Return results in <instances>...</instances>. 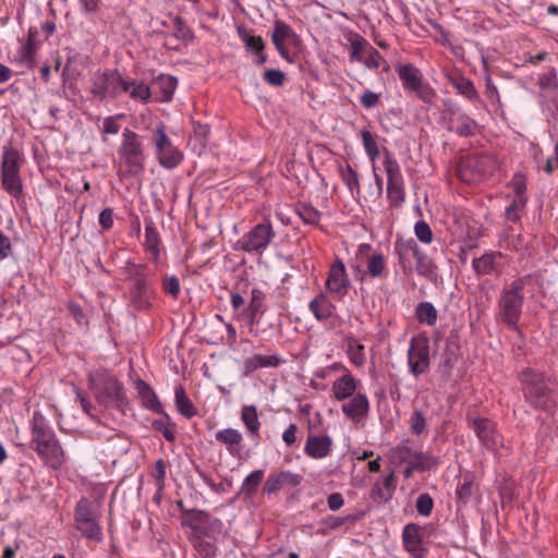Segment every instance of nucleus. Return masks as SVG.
<instances>
[{
	"mask_svg": "<svg viewBox=\"0 0 558 558\" xmlns=\"http://www.w3.org/2000/svg\"><path fill=\"white\" fill-rule=\"evenodd\" d=\"M118 154V174L122 179L136 178L144 171L146 156L137 133L130 129L123 130Z\"/></svg>",
	"mask_w": 558,
	"mask_h": 558,
	"instance_id": "nucleus-3",
	"label": "nucleus"
},
{
	"mask_svg": "<svg viewBox=\"0 0 558 558\" xmlns=\"http://www.w3.org/2000/svg\"><path fill=\"white\" fill-rule=\"evenodd\" d=\"M355 380L351 375H343L333 383L332 391L338 400L349 398L355 391Z\"/></svg>",
	"mask_w": 558,
	"mask_h": 558,
	"instance_id": "nucleus-39",
	"label": "nucleus"
},
{
	"mask_svg": "<svg viewBox=\"0 0 558 558\" xmlns=\"http://www.w3.org/2000/svg\"><path fill=\"white\" fill-rule=\"evenodd\" d=\"M408 363L415 376L426 372L429 366V341L426 337L416 336L411 339Z\"/></svg>",
	"mask_w": 558,
	"mask_h": 558,
	"instance_id": "nucleus-13",
	"label": "nucleus"
},
{
	"mask_svg": "<svg viewBox=\"0 0 558 558\" xmlns=\"http://www.w3.org/2000/svg\"><path fill=\"white\" fill-rule=\"evenodd\" d=\"M477 126L475 120L461 112L460 116L456 118V122L449 126V132H453L461 137H469L475 134Z\"/></svg>",
	"mask_w": 558,
	"mask_h": 558,
	"instance_id": "nucleus-35",
	"label": "nucleus"
},
{
	"mask_svg": "<svg viewBox=\"0 0 558 558\" xmlns=\"http://www.w3.org/2000/svg\"><path fill=\"white\" fill-rule=\"evenodd\" d=\"M369 244H361L357 250V257L366 263V269L359 270V277L362 281H367L369 278L380 277L384 272V257L377 253H371Z\"/></svg>",
	"mask_w": 558,
	"mask_h": 558,
	"instance_id": "nucleus-14",
	"label": "nucleus"
},
{
	"mask_svg": "<svg viewBox=\"0 0 558 558\" xmlns=\"http://www.w3.org/2000/svg\"><path fill=\"white\" fill-rule=\"evenodd\" d=\"M469 426L473 429L481 445L487 450L497 451L502 446V436L497 424L487 417H469Z\"/></svg>",
	"mask_w": 558,
	"mask_h": 558,
	"instance_id": "nucleus-11",
	"label": "nucleus"
},
{
	"mask_svg": "<svg viewBox=\"0 0 558 558\" xmlns=\"http://www.w3.org/2000/svg\"><path fill=\"white\" fill-rule=\"evenodd\" d=\"M2 189L13 198L19 199L23 194V184L20 173L0 174Z\"/></svg>",
	"mask_w": 558,
	"mask_h": 558,
	"instance_id": "nucleus-40",
	"label": "nucleus"
},
{
	"mask_svg": "<svg viewBox=\"0 0 558 558\" xmlns=\"http://www.w3.org/2000/svg\"><path fill=\"white\" fill-rule=\"evenodd\" d=\"M294 32L290 25L284 22L277 21L274 26V31L271 34V41L275 45L276 49L280 53L281 57L288 59V50L284 47V41L289 40L294 36Z\"/></svg>",
	"mask_w": 558,
	"mask_h": 558,
	"instance_id": "nucleus-27",
	"label": "nucleus"
},
{
	"mask_svg": "<svg viewBox=\"0 0 558 558\" xmlns=\"http://www.w3.org/2000/svg\"><path fill=\"white\" fill-rule=\"evenodd\" d=\"M525 400L536 410L550 412L555 408V401L550 389L544 383L541 373L532 368H525L520 374Z\"/></svg>",
	"mask_w": 558,
	"mask_h": 558,
	"instance_id": "nucleus-5",
	"label": "nucleus"
},
{
	"mask_svg": "<svg viewBox=\"0 0 558 558\" xmlns=\"http://www.w3.org/2000/svg\"><path fill=\"white\" fill-rule=\"evenodd\" d=\"M90 83V93L100 100L114 99L130 89V83L114 69L94 73Z\"/></svg>",
	"mask_w": 558,
	"mask_h": 558,
	"instance_id": "nucleus-8",
	"label": "nucleus"
},
{
	"mask_svg": "<svg viewBox=\"0 0 558 558\" xmlns=\"http://www.w3.org/2000/svg\"><path fill=\"white\" fill-rule=\"evenodd\" d=\"M295 211L305 225L316 226L320 220V213L311 204L299 203Z\"/></svg>",
	"mask_w": 558,
	"mask_h": 558,
	"instance_id": "nucleus-42",
	"label": "nucleus"
},
{
	"mask_svg": "<svg viewBox=\"0 0 558 558\" xmlns=\"http://www.w3.org/2000/svg\"><path fill=\"white\" fill-rule=\"evenodd\" d=\"M130 83V89L126 92L133 99L147 101L150 96V88L144 83H137L136 81H128Z\"/></svg>",
	"mask_w": 558,
	"mask_h": 558,
	"instance_id": "nucleus-53",
	"label": "nucleus"
},
{
	"mask_svg": "<svg viewBox=\"0 0 558 558\" xmlns=\"http://www.w3.org/2000/svg\"><path fill=\"white\" fill-rule=\"evenodd\" d=\"M239 36L244 43L245 48L253 53L262 52V50H264L265 44L260 36L251 35L242 29H239Z\"/></svg>",
	"mask_w": 558,
	"mask_h": 558,
	"instance_id": "nucleus-51",
	"label": "nucleus"
},
{
	"mask_svg": "<svg viewBox=\"0 0 558 558\" xmlns=\"http://www.w3.org/2000/svg\"><path fill=\"white\" fill-rule=\"evenodd\" d=\"M123 275L129 283L128 300L136 311H146L150 307V300L156 295L155 288L149 280L148 267L144 264L126 262Z\"/></svg>",
	"mask_w": 558,
	"mask_h": 558,
	"instance_id": "nucleus-2",
	"label": "nucleus"
},
{
	"mask_svg": "<svg viewBox=\"0 0 558 558\" xmlns=\"http://www.w3.org/2000/svg\"><path fill=\"white\" fill-rule=\"evenodd\" d=\"M332 444V439L328 435L310 434L304 446V452L311 459H324L330 454Z\"/></svg>",
	"mask_w": 558,
	"mask_h": 558,
	"instance_id": "nucleus-16",
	"label": "nucleus"
},
{
	"mask_svg": "<svg viewBox=\"0 0 558 558\" xmlns=\"http://www.w3.org/2000/svg\"><path fill=\"white\" fill-rule=\"evenodd\" d=\"M524 280L518 278L506 288L499 300V314L501 320L509 327L515 328L521 316L524 301Z\"/></svg>",
	"mask_w": 558,
	"mask_h": 558,
	"instance_id": "nucleus-7",
	"label": "nucleus"
},
{
	"mask_svg": "<svg viewBox=\"0 0 558 558\" xmlns=\"http://www.w3.org/2000/svg\"><path fill=\"white\" fill-rule=\"evenodd\" d=\"M99 518V512L90 500L81 498L77 501L74 508L73 520L75 529L84 538L96 543L102 542L104 533Z\"/></svg>",
	"mask_w": 558,
	"mask_h": 558,
	"instance_id": "nucleus-6",
	"label": "nucleus"
},
{
	"mask_svg": "<svg viewBox=\"0 0 558 558\" xmlns=\"http://www.w3.org/2000/svg\"><path fill=\"white\" fill-rule=\"evenodd\" d=\"M215 438L218 442L226 446L227 451L232 457L240 456L242 451V434L235 428H225L220 429L215 434Z\"/></svg>",
	"mask_w": 558,
	"mask_h": 558,
	"instance_id": "nucleus-20",
	"label": "nucleus"
},
{
	"mask_svg": "<svg viewBox=\"0 0 558 558\" xmlns=\"http://www.w3.org/2000/svg\"><path fill=\"white\" fill-rule=\"evenodd\" d=\"M122 118V114L107 117L102 122V134L116 135L120 132V124L118 120Z\"/></svg>",
	"mask_w": 558,
	"mask_h": 558,
	"instance_id": "nucleus-63",
	"label": "nucleus"
},
{
	"mask_svg": "<svg viewBox=\"0 0 558 558\" xmlns=\"http://www.w3.org/2000/svg\"><path fill=\"white\" fill-rule=\"evenodd\" d=\"M422 451H415L409 444H401L391 449L389 460L391 464L402 465L415 462Z\"/></svg>",
	"mask_w": 558,
	"mask_h": 558,
	"instance_id": "nucleus-32",
	"label": "nucleus"
},
{
	"mask_svg": "<svg viewBox=\"0 0 558 558\" xmlns=\"http://www.w3.org/2000/svg\"><path fill=\"white\" fill-rule=\"evenodd\" d=\"M450 84L459 95L472 101L475 108H485V102L480 97V94L471 80L464 76H458L451 78Z\"/></svg>",
	"mask_w": 558,
	"mask_h": 558,
	"instance_id": "nucleus-19",
	"label": "nucleus"
},
{
	"mask_svg": "<svg viewBox=\"0 0 558 558\" xmlns=\"http://www.w3.org/2000/svg\"><path fill=\"white\" fill-rule=\"evenodd\" d=\"M241 421L244 424L248 435L254 439H259L260 422L255 405H243L241 408Z\"/></svg>",
	"mask_w": 558,
	"mask_h": 558,
	"instance_id": "nucleus-29",
	"label": "nucleus"
},
{
	"mask_svg": "<svg viewBox=\"0 0 558 558\" xmlns=\"http://www.w3.org/2000/svg\"><path fill=\"white\" fill-rule=\"evenodd\" d=\"M89 381L100 405L105 408L116 407L122 410L126 404V396L122 384L107 371L90 374Z\"/></svg>",
	"mask_w": 558,
	"mask_h": 558,
	"instance_id": "nucleus-4",
	"label": "nucleus"
},
{
	"mask_svg": "<svg viewBox=\"0 0 558 558\" xmlns=\"http://www.w3.org/2000/svg\"><path fill=\"white\" fill-rule=\"evenodd\" d=\"M416 271L427 278H432L435 275V265L433 260L424 254L420 248L417 255L414 257Z\"/></svg>",
	"mask_w": 558,
	"mask_h": 558,
	"instance_id": "nucleus-48",
	"label": "nucleus"
},
{
	"mask_svg": "<svg viewBox=\"0 0 558 558\" xmlns=\"http://www.w3.org/2000/svg\"><path fill=\"white\" fill-rule=\"evenodd\" d=\"M265 82L271 86H282L286 80V75L278 69H268L263 75Z\"/></svg>",
	"mask_w": 558,
	"mask_h": 558,
	"instance_id": "nucleus-60",
	"label": "nucleus"
},
{
	"mask_svg": "<svg viewBox=\"0 0 558 558\" xmlns=\"http://www.w3.org/2000/svg\"><path fill=\"white\" fill-rule=\"evenodd\" d=\"M136 390L144 408L156 413H163L162 405L157 395L147 383L138 380L136 383Z\"/></svg>",
	"mask_w": 558,
	"mask_h": 558,
	"instance_id": "nucleus-28",
	"label": "nucleus"
},
{
	"mask_svg": "<svg viewBox=\"0 0 558 558\" xmlns=\"http://www.w3.org/2000/svg\"><path fill=\"white\" fill-rule=\"evenodd\" d=\"M301 483V476L294 474L290 471H280L277 473H272L268 476L265 485L264 493L265 494H275L280 490L283 486H298Z\"/></svg>",
	"mask_w": 558,
	"mask_h": 558,
	"instance_id": "nucleus-17",
	"label": "nucleus"
},
{
	"mask_svg": "<svg viewBox=\"0 0 558 558\" xmlns=\"http://www.w3.org/2000/svg\"><path fill=\"white\" fill-rule=\"evenodd\" d=\"M510 187L513 191V198H527L525 195L526 192V180L525 177L521 173H515L510 183Z\"/></svg>",
	"mask_w": 558,
	"mask_h": 558,
	"instance_id": "nucleus-56",
	"label": "nucleus"
},
{
	"mask_svg": "<svg viewBox=\"0 0 558 558\" xmlns=\"http://www.w3.org/2000/svg\"><path fill=\"white\" fill-rule=\"evenodd\" d=\"M160 236L155 227L154 221H145V247L151 255V259L156 262L160 255Z\"/></svg>",
	"mask_w": 558,
	"mask_h": 558,
	"instance_id": "nucleus-30",
	"label": "nucleus"
},
{
	"mask_svg": "<svg viewBox=\"0 0 558 558\" xmlns=\"http://www.w3.org/2000/svg\"><path fill=\"white\" fill-rule=\"evenodd\" d=\"M461 112L462 111L453 102L447 100L444 102V108L440 111L439 122L449 131V126L456 122V118L459 117Z\"/></svg>",
	"mask_w": 558,
	"mask_h": 558,
	"instance_id": "nucleus-47",
	"label": "nucleus"
},
{
	"mask_svg": "<svg viewBox=\"0 0 558 558\" xmlns=\"http://www.w3.org/2000/svg\"><path fill=\"white\" fill-rule=\"evenodd\" d=\"M493 168V159L487 155H472L461 161L459 178L472 184L486 177Z\"/></svg>",
	"mask_w": 558,
	"mask_h": 558,
	"instance_id": "nucleus-12",
	"label": "nucleus"
},
{
	"mask_svg": "<svg viewBox=\"0 0 558 558\" xmlns=\"http://www.w3.org/2000/svg\"><path fill=\"white\" fill-rule=\"evenodd\" d=\"M174 398L177 409L183 416L191 418L196 414V409L182 386L175 388Z\"/></svg>",
	"mask_w": 558,
	"mask_h": 558,
	"instance_id": "nucleus-41",
	"label": "nucleus"
},
{
	"mask_svg": "<svg viewBox=\"0 0 558 558\" xmlns=\"http://www.w3.org/2000/svg\"><path fill=\"white\" fill-rule=\"evenodd\" d=\"M153 142L155 144L156 157L163 168L174 169L182 162L183 154L172 144L166 134L163 124L154 131Z\"/></svg>",
	"mask_w": 558,
	"mask_h": 558,
	"instance_id": "nucleus-10",
	"label": "nucleus"
},
{
	"mask_svg": "<svg viewBox=\"0 0 558 558\" xmlns=\"http://www.w3.org/2000/svg\"><path fill=\"white\" fill-rule=\"evenodd\" d=\"M363 351H364V347L362 344L357 343L356 341L349 342L350 359L357 366L363 365L365 362V356H364Z\"/></svg>",
	"mask_w": 558,
	"mask_h": 558,
	"instance_id": "nucleus-61",
	"label": "nucleus"
},
{
	"mask_svg": "<svg viewBox=\"0 0 558 558\" xmlns=\"http://www.w3.org/2000/svg\"><path fill=\"white\" fill-rule=\"evenodd\" d=\"M31 426V447L46 465L53 470L60 469L64 462V450L54 430L39 411L34 412Z\"/></svg>",
	"mask_w": 558,
	"mask_h": 558,
	"instance_id": "nucleus-1",
	"label": "nucleus"
},
{
	"mask_svg": "<svg viewBox=\"0 0 558 558\" xmlns=\"http://www.w3.org/2000/svg\"><path fill=\"white\" fill-rule=\"evenodd\" d=\"M265 296H266L265 293L260 289L253 288L251 291L250 303L246 308L251 310V312H257L259 314H263L264 313L263 305H264Z\"/></svg>",
	"mask_w": 558,
	"mask_h": 558,
	"instance_id": "nucleus-58",
	"label": "nucleus"
},
{
	"mask_svg": "<svg viewBox=\"0 0 558 558\" xmlns=\"http://www.w3.org/2000/svg\"><path fill=\"white\" fill-rule=\"evenodd\" d=\"M403 544L409 551H416L420 548L421 539L418 535V529L414 524H408L403 529L402 533Z\"/></svg>",
	"mask_w": 558,
	"mask_h": 558,
	"instance_id": "nucleus-45",
	"label": "nucleus"
},
{
	"mask_svg": "<svg viewBox=\"0 0 558 558\" xmlns=\"http://www.w3.org/2000/svg\"><path fill=\"white\" fill-rule=\"evenodd\" d=\"M417 512L423 517H428L432 513L434 501L428 494H421L415 504Z\"/></svg>",
	"mask_w": 558,
	"mask_h": 558,
	"instance_id": "nucleus-59",
	"label": "nucleus"
},
{
	"mask_svg": "<svg viewBox=\"0 0 558 558\" xmlns=\"http://www.w3.org/2000/svg\"><path fill=\"white\" fill-rule=\"evenodd\" d=\"M264 478L263 470H255L250 473L241 485V493L246 496H253L257 492V487Z\"/></svg>",
	"mask_w": 558,
	"mask_h": 558,
	"instance_id": "nucleus-44",
	"label": "nucleus"
},
{
	"mask_svg": "<svg viewBox=\"0 0 558 558\" xmlns=\"http://www.w3.org/2000/svg\"><path fill=\"white\" fill-rule=\"evenodd\" d=\"M368 409V401L364 395H356L354 398L342 404L343 413L355 418L366 413Z\"/></svg>",
	"mask_w": 558,
	"mask_h": 558,
	"instance_id": "nucleus-36",
	"label": "nucleus"
},
{
	"mask_svg": "<svg viewBox=\"0 0 558 558\" xmlns=\"http://www.w3.org/2000/svg\"><path fill=\"white\" fill-rule=\"evenodd\" d=\"M395 246L404 272H411L413 269L412 260H414L415 255H417L418 245L413 239H410L398 240Z\"/></svg>",
	"mask_w": 558,
	"mask_h": 558,
	"instance_id": "nucleus-22",
	"label": "nucleus"
},
{
	"mask_svg": "<svg viewBox=\"0 0 558 558\" xmlns=\"http://www.w3.org/2000/svg\"><path fill=\"white\" fill-rule=\"evenodd\" d=\"M193 546L203 558H213L216 555V547L214 543L201 536H195L193 538Z\"/></svg>",
	"mask_w": 558,
	"mask_h": 558,
	"instance_id": "nucleus-52",
	"label": "nucleus"
},
{
	"mask_svg": "<svg viewBox=\"0 0 558 558\" xmlns=\"http://www.w3.org/2000/svg\"><path fill=\"white\" fill-rule=\"evenodd\" d=\"M276 233L269 221L257 223L234 244L235 251L262 254L267 250Z\"/></svg>",
	"mask_w": 558,
	"mask_h": 558,
	"instance_id": "nucleus-9",
	"label": "nucleus"
},
{
	"mask_svg": "<svg viewBox=\"0 0 558 558\" xmlns=\"http://www.w3.org/2000/svg\"><path fill=\"white\" fill-rule=\"evenodd\" d=\"M395 69L399 75L404 90L412 86V84H416L424 78L421 70L411 63H397Z\"/></svg>",
	"mask_w": 558,
	"mask_h": 558,
	"instance_id": "nucleus-31",
	"label": "nucleus"
},
{
	"mask_svg": "<svg viewBox=\"0 0 558 558\" xmlns=\"http://www.w3.org/2000/svg\"><path fill=\"white\" fill-rule=\"evenodd\" d=\"M414 233L417 240L424 244H430L433 242V231L429 225L424 220H420L415 223Z\"/></svg>",
	"mask_w": 558,
	"mask_h": 558,
	"instance_id": "nucleus-54",
	"label": "nucleus"
},
{
	"mask_svg": "<svg viewBox=\"0 0 558 558\" xmlns=\"http://www.w3.org/2000/svg\"><path fill=\"white\" fill-rule=\"evenodd\" d=\"M501 257L500 253L487 252L472 262L473 270L476 275H493L499 272L497 260Z\"/></svg>",
	"mask_w": 558,
	"mask_h": 558,
	"instance_id": "nucleus-26",
	"label": "nucleus"
},
{
	"mask_svg": "<svg viewBox=\"0 0 558 558\" xmlns=\"http://www.w3.org/2000/svg\"><path fill=\"white\" fill-rule=\"evenodd\" d=\"M386 172L388 174V183L386 186L387 195L395 204H398L403 201L404 191H403L402 183L392 173L391 162L387 158H386Z\"/></svg>",
	"mask_w": 558,
	"mask_h": 558,
	"instance_id": "nucleus-33",
	"label": "nucleus"
},
{
	"mask_svg": "<svg viewBox=\"0 0 558 558\" xmlns=\"http://www.w3.org/2000/svg\"><path fill=\"white\" fill-rule=\"evenodd\" d=\"M361 140L364 146V149L372 160L373 163V172L376 181V195L379 196L383 190V180L380 175L377 173V169L375 167V160L379 157L380 151L377 146L376 136L367 129H363L360 132Z\"/></svg>",
	"mask_w": 558,
	"mask_h": 558,
	"instance_id": "nucleus-18",
	"label": "nucleus"
},
{
	"mask_svg": "<svg viewBox=\"0 0 558 558\" xmlns=\"http://www.w3.org/2000/svg\"><path fill=\"white\" fill-rule=\"evenodd\" d=\"M416 317L420 323L433 326L437 320V311L429 302H422L416 307Z\"/></svg>",
	"mask_w": 558,
	"mask_h": 558,
	"instance_id": "nucleus-49",
	"label": "nucleus"
},
{
	"mask_svg": "<svg viewBox=\"0 0 558 558\" xmlns=\"http://www.w3.org/2000/svg\"><path fill=\"white\" fill-rule=\"evenodd\" d=\"M308 310L317 320L325 322L333 316L336 307L329 298L322 292L310 302Z\"/></svg>",
	"mask_w": 558,
	"mask_h": 558,
	"instance_id": "nucleus-25",
	"label": "nucleus"
},
{
	"mask_svg": "<svg viewBox=\"0 0 558 558\" xmlns=\"http://www.w3.org/2000/svg\"><path fill=\"white\" fill-rule=\"evenodd\" d=\"M405 92L414 94L426 105H433L437 98L436 90L424 78L416 84H412Z\"/></svg>",
	"mask_w": 558,
	"mask_h": 558,
	"instance_id": "nucleus-37",
	"label": "nucleus"
},
{
	"mask_svg": "<svg viewBox=\"0 0 558 558\" xmlns=\"http://www.w3.org/2000/svg\"><path fill=\"white\" fill-rule=\"evenodd\" d=\"M281 363H282V360L277 354H272V355L254 354L253 356L244 360L243 374L245 376H247L259 368L278 367Z\"/></svg>",
	"mask_w": 558,
	"mask_h": 558,
	"instance_id": "nucleus-24",
	"label": "nucleus"
},
{
	"mask_svg": "<svg viewBox=\"0 0 558 558\" xmlns=\"http://www.w3.org/2000/svg\"><path fill=\"white\" fill-rule=\"evenodd\" d=\"M165 415L163 418L154 420L151 422V427L154 430L159 432L166 438V440L173 442L175 440V433L171 427L170 416L167 413H162Z\"/></svg>",
	"mask_w": 558,
	"mask_h": 558,
	"instance_id": "nucleus-50",
	"label": "nucleus"
},
{
	"mask_svg": "<svg viewBox=\"0 0 558 558\" xmlns=\"http://www.w3.org/2000/svg\"><path fill=\"white\" fill-rule=\"evenodd\" d=\"M173 22V36L180 40H186L193 37L191 29L187 27L184 20L177 15L172 20Z\"/></svg>",
	"mask_w": 558,
	"mask_h": 558,
	"instance_id": "nucleus-57",
	"label": "nucleus"
},
{
	"mask_svg": "<svg viewBox=\"0 0 558 558\" xmlns=\"http://www.w3.org/2000/svg\"><path fill=\"white\" fill-rule=\"evenodd\" d=\"M209 521V513L197 510L190 509L183 510L181 513V523L183 526H187L194 532L198 533H207V522Z\"/></svg>",
	"mask_w": 558,
	"mask_h": 558,
	"instance_id": "nucleus-23",
	"label": "nucleus"
},
{
	"mask_svg": "<svg viewBox=\"0 0 558 558\" xmlns=\"http://www.w3.org/2000/svg\"><path fill=\"white\" fill-rule=\"evenodd\" d=\"M526 202L527 198H512L510 205L505 210L506 219L513 223L519 222L525 210Z\"/></svg>",
	"mask_w": 558,
	"mask_h": 558,
	"instance_id": "nucleus-46",
	"label": "nucleus"
},
{
	"mask_svg": "<svg viewBox=\"0 0 558 558\" xmlns=\"http://www.w3.org/2000/svg\"><path fill=\"white\" fill-rule=\"evenodd\" d=\"M405 92L414 94L426 105H433L437 98L436 90L424 78L416 84H412Z\"/></svg>",
	"mask_w": 558,
	"mask_h": 558,
	"instance_id": "nucleus-38",
	"label": "nucleus"
},
{
	"mask_svg": "<svg viewBox=\"0 0 558 558\" xmlns=\"http://www.w3.org/2000/svg\"><path fill=\"white\" fill-rule=\"evenodd\" d=\"M349 279L347 278L344 265L341 262L335 263L329 269L326 287L337 299H342L349 289Z\"/></svg>",
	"mask_w": 558,
	"mask_h": 558,
	"instance_id": "nucleus-15",
	"label": "nucleus"
},
{
	"mask_svg": "<svg viewBox=\"0 0 558 558\" xmlns=\"http://www.w3.org/2000/svg\"><path fill=\"white\" fill-rule=\"evenodd\" d=\"M439 463L438 459L426 453V452H421V454H418V459L416 458L415 462H411V463H408L405 464V468L403 470V476L405 478H409L411 477L413 471H426V470H430L435 466H437Z\"/></svg>",
	"mask_w": 558,
	"mask_h": 558,
	"instance_id": "nucleus-34",
	"label": "nucleus"
},
{
	"mask_svg": "<svg viewBox=\"0 0 558 558\" xmlns=\"http://www.w3.org/2000/svg\"><path fill=\"white\" fill-rule=\"evenodd\" d=\"M23 155L12 145L2 148L0 174L20 173L23 163Z\"/></svg>",
	"mask_w": 558,
	"mask_h": 558,
	"instance_id": "nucleus-21",
	"label": "nucleus"
},
{
	"mask_svg": "<svg viewBox=\"0 0 558 558\" xmlns=\"http://www.w3.org/2000/svg\"><path fill=\"white\" fill-rule=\"evenodd\" d=\"M156 85L159 87L162 100L169 101L172 99V96L175 92L178 80L171 75H160L156 80Z\"/></svg>",
	"mask_w": 558,
	"mask_h": 558,
	"instance_id": "nucleus-43",
	"label": "nucleus"
},
{
	"mask_svg": "<svg viewBox=\"0 0 558 558\" xmlns=\"http://www.w3.org/2000/svg\"><path fill=\"white\" fill-rule=\"evenodd\" d=\"M163 290L167 294L177 299L180 293V281L175 276L166 277L163 280Z\"/></svg>",
	"mask_w": 558,
	"mask_h": 558,
	"instance_id": "nucleus-64",
	"label": "nucleus"
},
{
	"mask_svg": "<svg viewBox=\"0 0 558 558\" xmlns=\"http://www.w3.org/2000/svg\"><path fill=\"white\" fill-rule=\"evenodd\" d=\"M367 49V44L363 38L352 39L350 43V60L351 61H363L364 54Z\"/></svg>",
	"mask_w": 558,
	"mask_h": 558,
	"instance_id": "nucleus-55",
	"label": "nucleus"
},
{
	"mask_svg": "<svg viewBox=\"0 0 558 558\" xmlns=\"http://www.w3.org/2000/svg\"><path fill=\"white\" fill-rule=\"evenodd\" d=\"M153 476L155 478L157 489L161 492L165 488L166 480V463L162 459L156 461Z\"/></svg>",
	"mask_w": 558,
	"mask_h": 558,
	"instance_id": "nucleus-62",
	"label": "nucleus"
}]
</instances>
